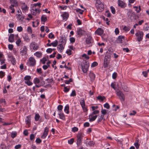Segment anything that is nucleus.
I'll list each match as a JSON object with an SVG mask.
<instances>
[{"instance_id":"f257e3e1","label":"nucleus","mask_w":149,"mask_h":149,"mask_svg":"<svg viewBox=\"0 0 149 149\" xmlns=\"http://www.w3.org/2000/svg\"><path fill=\"white\" fill-rule=\"evenodd\" d=\"M84 134L82 132H79L77 136V144L78 146H80L82 143V140Z\"/></svg>"},{"instance_id":"f03ea898","label":"nucleus","mask_w":149,"mask_h":149,"mask_svg":"<svg viewBox=\"0 0 149 149\" xmlns=\"http://www.w3.org/2000/svg\"><path fill=\"white\" fill-rule=\"evenodd\" d=\"M95 6L99 12H101L103 10L104 5L100 0H96Z\"/></svg>"},{"instance_id":"7ed1b4c3","label":"nucleus","mask_w":149,"mask_h":149,"mask_svg":"<svg viewBox=\"0 0 149 149\" xmlns=\"http://www.w3.org/2000/svg\"><path fill=\"white\" fill-rule=\"evenodd\" d=\"M127 17L131 20L133 21L135 19L136 15L135 13L131 10H130L127 13Z\"/></svg>"},{"instance_id":"20e7f679","label":"nucleus","mask_w":149,"mask_h":149,"mask_svg":"<svg viewBox=\"0 0 149 149\" xmlns=\"http://www.w3.org/2000/svg\"><path fill=\"white\" fill-rule=\"evenodd\" d=\"M89 63L88 62L85 61L81 64L82 70L83 72L86 73L88 70L89 67Z\"/></svg>"},{"instance_id":"39448f33","label":"nucleus","mask_w":149,"mask_h":149,"mask_svg":"<svg viewBox=\"0 0 149 149\" xmlns=\"http://www.w3.org/2000/svg\"><path fill=\"white\" fill-rule=\"evenodd\" d=\"M116 95L118 97L121 102L125 101V95L122 91H117Z\"/></svg>"},{"instance_id":"423d86ee","label":"nucleus","mask_w":149,"mask_h":149,"mask_svg":"<svg viewBox=\"0 0 149 149\" xmlns=\"http://www.w3.org/2000/svg\"><path fill=\"white\" fill-rule=\"evenodd\" d=\"M36 64V61L34 58L32 57L29 58L28 62V65L30 66H33Z\"/></svg>"},{"instance_id":"0eeeda50","label":"nucleus","mask_w":149,"mask_h":149,"mask_svg":"<svg viewBox=\"0 0 149 149\" xmlns=\"http://www.w3.org/2000/svg\"><path fill=\"white\" fill-rule=\"evenodd\" d=\"M31 78V76L29 75H26L24 77L25 83L28 86H31L33 84V83L30 81Z\"/></svg>"},{"instance_id":"6e6552de","label":"nucleus","mask_w":149,"mask_h":149,"mask_svg":"<svg viewBox=\"0 0 149 149\" xmlns=\"http://www.w3.org/2000/svg\"><path fill=\"white\" fill-rule=\"evenodd\" d=\"M20 54L22 55H25L27 53V49L25 46H24L20 49Z\"/></svg>"},{"instance_id":"1a4fd4ad","label":"nucleus","mask_w":149,"mask_h":149,"mask_svg":"<svg viewBox=\"0 0 149 149\" xmlns=\"http://www.w3.org/2000/svg\"><path fill=\"white\" fill-rule=\"evenodd\" d=\"M135 34L136 36L137 37V40L138 41L140 42L142 40L143 35L142 32L140 31L136 33Z\"/></svg>"},{"instance_id":"9d476101","label":"nucleus","mask_w":149,"mask_h":149,"mask_svg":"<svg viewBox=\"0 0 149 149\" xmlns=\"http://www.w3.org/2000/svg\"><path fill=\"white\" fill-rule=\"evenodd\" d=\"M31 11L33 12V14L36 15L37 13H40L41 10L38 8H36L35 6H32L31 8Z\"/></svg>"},{"instance_id":"9b49d317","label":"nucleus","mask_w":149,"mask_h":149,"mask_svg":"<svg viewBox=\"0 0 149 149\" xmlns=\"http://www.w3.org/2000/svg\"><path fill=\"white\" fill-rule=\"evenodd\" d=\"M110 61V57H108L107 56H105L104 62V68H106L108 66Z\"/></svg>"},{"instance_id":"f8f14e48","label":"nucleus","mask_w":149,"mask_h":149,"mask_svg":"<svg viewBox=\"0 0 149 149\" xmlns=\"http://www.w3.org/2000/svg\"><path fill=\"white\" fill-rule=\"evenodd\" d=\"M49 131V128L47 127H45V128L44 131L41 137L42 139H45L47 136Z\"/></svg>"},{"instance_id":"ddd939ff","label":"nucleus","mask_w":149,"mask_h":149,"mask_svg":"<svg viewBox=\"0 0 149 149\" xmlns=\"http://www.w3.org/2000/svg\"><path fill=\"white\" fill-rule=\"evenodd\" d=\"M97 117V115H95L91 113L89 115L88 119L90 122H91L94 121Z\"/></svg>"},{"instance_id":"4468645a","label":"nucleus","mask_w":149,"mask_h":149,"mask_svg":"<svg viewBox=\"0 0 149 149\" xmlns=\"http://www.w3.org/2000/svg\"><path fill=\"white\" fill-rule=\"evenodd\" d=\"M93 40L92 39V37L91 36L87 37L86 40V43L87 45H90L92 43Z\"/></svg>"},{"instance_id":"2eb2a0df","label":"nucleus","mask_w":149,"mask_h":149,"mask_svg":"<svg viewBox=\"0 0 149 149\" xmlns=\"http://www.w3.org/2000/svg\"><path fill=\"white\" fill-rule=\"evenodd\" d=\"M30 47L33 48L34 50H37L38 48V46L35 42H32L30 45Z\"/></svg>"},{"instance_id":"dca6fc26","label":"nucleus","mask_w":149,"mask_h":149,"mask_svg":"<svg viewBox=\"0 0 149 149\" xmlns=\"http://www.w3.org/2000/svg\"><path fill=\"white\" fill-rule=\"evenodd\" d=\"M124 36H120L116 39V42L117 43H122L123 39H124Z\"/></svg>"},{"instance_id":"f3484780","label":"nucleus","mask_w":149,"mask_h":149,"mask_svg":"<svg viewBox=\"0 0 149 149\" xmlns=\"http://www.w3.org/2000/svg\"><path fill=\"white\" fill-rule=\"evenodd\" d=\"M118 5L122 8H124L126 6V4L122 1L118 0Z\"/></svg>"},{"instance_id":"a211bd4d","label":"nucleus","mask_w":149,"mask_h":149,"mask_svg":"<svg viewBox=\"0 0 149 149\" xmlns=\"http://www.w3.org/2000/svg\"><path fill=\"white\" fill-rule=\"evenodd\" d=\"M31 115L27 116L26 118L25 122L26 124L29 126L31 124Z\"/></svg>"},{"instance_id":"6ab92c4d","label":"nucleus","mask_w":149,"mask_h":149,"mask_svg":"<svg viewBox=\"0 0 149 149\" xmlns=\"http://www.w3.org/2000/svg\"><path fill=\"white\" fill-rule=\"evenodd\" d=\"M77 33L79 36H81L85 33V31L81 29H79L77 31Z\"/></svg>"},{"instance_id":"aec40b11","label":"nucleus","mask_w":149,"mask_h":149,"mask_svg":"<svg viewBox=\"0 0 149 149\" xmlns=\"http://www.w3.org/2000/svg\"><path fill=\"white\" fill-rule=\"evenodd\" d=\"M95 32L97 34L101 35L103 33V31L100 28H98L96 31Z\"/></svg>"},{"instance_id":"412c9836","label":"nucleus","mask_w":149,"mask_h":149,"mask_svg":"<svg viewBox=\"0 0 149 149\" xmlns=\"http://www.w3.org/2000/svg\"><path fill=\"white\" fill-rule=\"evenodd\" d=\"M63 19L65 21L66 20L68 17V14L66 12H64L63 14L61 15Z\"/></svg>"},{"instance_id":"4be33fe9","label":"nucleus","mask_w":149,"mask_h":149,"mask_svg":"<svg viewBox=\"0 0 149 149\" xmlns=\"http://www.w3.org/2000/svg\"><path fill=\"white\" fill-rule=\"evenodd\" d=\"M89 76L91 81L94 80L95 78V75L93 72H90L89 74Z\"/></svg>"},{"instance_id":"5701e85b","label":"nucleus","mask_w":149,"mask_h":149,"mask_svg":"<svg viewBox=\"0 0 149 149\" xmlns=\"http://www.w3.org/2000/svg\"><path fill=\"white\" fill-rule=\"evenodd\" d=\"M85 144L87 146H92L94 145V143L93 141H86L85 142Z\"/></svg>"},{"instance_id":"b1692460","label":"nucleus","mask_w":149,"mask_h":149,"mask_svg":"<svg viewBox=\"0 0 149 149\" xmlns=\"http://www.w3.org/2000/svg\"><path fill=\"white\" fill-rule=\"evenodd\" d=\"M14 35L13 34H11L9 36L8 40L10 42H13L14 41Z\"/></svg>"},{"instance_id":"393cba45","label":"nucleus","mask_w":149,"mask_h":149,"mask_svg":"<svg viewBox=\"0 0 149 149\" xmlns=\"http://www.w3.org/2000/svg\"><path fill=\"white\" fill-rule=\"evenodd\" d=\"M58 115L59 116L60 118L63 120H65V117L64 113H61V112H59Z\"/></svg>"},{"instance_id":"a878e982","label":"nucleus","mask_w":149,"mask_h":149,"mask_svg":"<svg viewBox=\"0 0 149 149\" xmlns=\"http://www.w3.org/2000/svg\"><path fill=\"white\" fill-rule=\"evenodd\" d=\"M63 45V44H60L58 45L57 47V48L59 50V51L61 52H62L64 48Z\"/></svg>"},{"instance_id":"bb28decb","label":"nucleus","mask_w":149,"mask_h":149,"mask_svg":"<svg viewBox=\"0 0 149 149\" xmlns=\"http://www.w3.org/2000/svg\"><path fill=\"white\" fill-rule=\"evenodd\" d=\"M60 41L61 43V44L65 45L66 42V39L63 37H61L60 40Z\"/></svg>"},{"instance_id":"cd10ccee","label":"nucleus","mask_w":149,"mask_h":149,"mask_svg":"<svg viewBox=\"0 0 149 149\" xmlns=\"http://www.w3.org/2000/svg\"><path fill=\"white\" fill-rule=\"evenodd\" d=\"M102 120H103L104 121L105 120V119L104 118V115H101L100 116L98 117L97 120V122L98 123L100 122Z\"/></svg>"},{"instance_id":"c85d7f7f","label":"nucleus","mask_w":149,"mask_h":149,"mask_svg":"<svg viewBox=\"0 0 149 149\" xmlns=\"http://www.w3.org/2000/svg\"><path fill=\"white\" fill-rule=\"evenodd\" d=\"M35 119L36 121H38L39 120H40V116L39 114L38 113H36L35 114Z\"/></svg>"},{"instance_id":"c756f323","label":"nucleus","mask_w":149,"mask_h":149,"mask_svg":"<svg viewBox=\"0 0 149 149\" xmlns=\"http://www.w3.org/2000/svg\"><path fill=\"white\" fill-rule=\"evenodd\" d=\"M139 140H136L134 144V146H135L136 149H138L139 148L140 144H139Z\"/></svg>"},{"instance_id":"7c9ffc66","label":"nucleus","mask_w":149,"mask_h":149,"mask_svg":"<svg viewBox=\"0 0 149 149\" xmlns=\"http://www.w3.org/2000/svg\"><path fill=\"white\" fill-rule=\"evenodd\" d=\"M69 106L68 104L65 107L64 111L67 114H68L69 113Z\"/></svg>"},{"instance_id":"2f4dec72","label":"nucleus","mask_w":149,"mask_h":149,"mask_svg":"<svg viewBox=\"0 0 149 149\" xmlns=\"http://www.w3.org/2000/svg\"><path fill=\"white\" fill-rule=\"evenodd\" d=\"M122 87L124 91L127 92H128L129 91V89L128 88L126 85H123L122 86Z\"/></svg>"},{"instance_id":"473e14b6","label":"nucleus","mask_w":149,"mask_h":149,"mask_svg":"<svg viewBox=\"0 0 149 149\" xmlns=\"http://www.w3.org/2000/svg\"><path fill=\"white\" fill-rule=\"evenodd\" d=\"M21 8L22 10L25 11L28 10V8L27 6L24 3L22 6Z\"/></svg>"},{"instance_id":"72a5a7b5","label":"nucleus","mask_w":149,"mask_h":149,"mask_svg":"<svg viewBox=\"0 0 149 149\" xmlns=\"http://www.w3.org/2000/svg\"><path fill=\"white\" fill-rule=\"evenodd\" d=\"M47 20V17L45 15H43L41 17V21L42 22H45Z\"/></svg>"},{"instance_id":"f704fd0d","label":"nucleus","mask_w":149,"mask_h":149,"mask_svg":"<svg viewBox=\"0 0 149 149\" xmlns=\"http://www.w3.org/2000/svg\"><path fill=\"white\" fill-rule=\"evenodd\" d=\"M133 7L134 8H135V10L137 13L140 12V11L141 10L140 6H139V8L137 6H134Z\"/></svg>"},{"instance_id":"c9c22d12","label":"nucleus","mask_w":149,"mask_h":149,"mask_svg":"<svg viewBox=\"0 0 149 149\" xmlns=\"http://www.w3.org/2000/svg\"><path fill=\"white\" fill-rule=\"evenodd\" d=\"M97 98L98 100H100L101 101H103L105 99V97L104 96H102L100 95L98 96Z\"/></svg>"},{"instance_id":"e433bc0d","label":"nucleus","mask_w":149,"mask_h":149,"mask_svg":"<svg viewBox=\"0 0 149 149\" xmlns=\"http://www.w3.org/2000/svg\"><path fill=\"white\" fill-rule=\"evenodd\" d=\"M21 14H22L21 12V14H18L17 17V19L18 20L22 21L23 20L24 18L21 16Z\"/></svg>"},{"instance_id":"4c0bfd02","label":"nucleus","mask_w":149,"mask_h":149,"mask_svg":"<svg viewBox=\"0 0 149 149\" xmlns=\"http://www.w3.org/2000/svg\"><path fill=\"white\" fill-rule=\"evenodd\" d=\"M40 82V79L38 78H35L33 82L35 84L39 83Z\"/></svg>"},{"instance_id":"58836bf2","label":"nucleus","mask_w":149,"mask_h":149,"mask_svg":"<svg viewBox=\"0 0 149 149\" xmlns=\"http://www.w3.org/2000/svg\"><path fill=\"white\" fill-rule=\"evenodd\" d=\"M52 46L54 47H56L58 44V42L57 40H55L54 41L52 42Z\"/></svg>"},{"instance_id":"ea45409f","label":"nucleus","mask_w":149,"mask_h":149,"mask_svg":"<svg viewBox=\"0 0 149 149\" xmlns=\"http://www.w3.org/2000/svg\"><path fill=\"white\" fill-rule=\"evenodd\" d=\"M35 56H36L38 57H40L42 55V54L41 53L39 52H36L34 54Z\"/></svg>"},{"instance_id":"a19ab883","label":"nucleus","mask_w":149,"mask_h":149,"mask_svg":"<svg viewBox=\"0 0 149 149\" xmlns=\"http://www.w3.org/2000/svg\"><path fill=\"white\" fill-rule=\"evenodd\" d=\"M80 104L81 107L85 105L84 99H82L80 102Z\"/></svg>"},{"instance_id":"79ce46f5","label":"nucleus","mask_w":149,"mask_h":149,"mask_svg":"<svg viewBox=\"0 0 149 149\" xmlns=\"http://www.w3.org/2000/svg\"><path fill=\"white\" fill-rule=\"evenodd\" d=\"M107 111L105 109H102L101 111V113L102 114V115H103L104 116V115H106L107 113Z\"/></svg>"},{"instance_id":"37998d69","label":"nucleus","mask_w":149,"mask_h":149,"mask_svg":"<svg viewBox=\"0 0 149 149\" xmlns=\"http://www.w3.org/2000/svg\"><path fill=\"white\" fill-rule=\"evenodd\" d=\"M110 9L112 13L113 14H115L116 13V10L115 8L112 6L110 7Z\"/></svg>"},{"instance_id":"c03bdc74","label":"nucleus","mask_w":149,"mask_h":149,"mask_svg":"<svg viewBox=\"0 0 149 149\" xmlns=\"http://www.w3.org/2000/svg\"><path fill=\"white\" fill-rule=\"evenodd\" d=\"M63 107V106L61 105H59L57 107V109L59 111V112H61V111L62 110Z\"/></svg>"},{"instance_id":"a18cd8bd","label":"nucleus","mask_w":149,"mask_h":149,"mask_svg":"<svg viewBox=\"0 0 149 149\" xmlns=\"http://www.w3.org/2000/svg\"><path fill=\"white\" fill-rule=\"evenodd\" d=\"M16 135L17 132H12L11 133V136L13 138H14L15 137Z\"/></svg>"},{"instance_id":"49530a36","label":"nucleus","mask_w":149,"mask_h":149,"mask_svg":"<svg viewBox=\"0 0 149 149\" xmlns=\"http://www.w3.org/2000/svg\"><path fill=\"white\" fill-rule=\"evenodd\" d=\"M47 61V59L46 57H43L42 59L40 60V61L43 64L45 63L46 61Z\"/></svg>"},{"instance_id":"de8ad7c7","label":"nucleus","mask_w":149,"mask_h":149,"mask_svg":"<svg viewBox=\"0 0 149 149\" xmlns=\"http://www.w3.org/2000/svg\"><path fill=\"white\" fill-rule=\"evenodd\" d=\"M130 29V27L129 26H124L123 30L125 31H128Z\"/></svg>"},{"instance_id":"09e8293b","label":"nucleus","mask_w":149,"mask_h":149,"mask_svg":"<svg viewBox=\"0 0 149 149\" xmlns=\"http://www.w3.org/2000/svg\"><path fill=\"white\" fill-rule=\"evenodd\" d=\"M41 3H38L33 4V6H35V8L37 6H38L39 7H41Z\"/></svg>"},{"instance_id":"8fccbe9b","label":"nucleus","mask_w":149,"mask_h":149,"mask_svg":"<svg viewBox=\"0 0 149 149\" xmlns=\"http://www.w3.org/2000/svg\"><path fill=\"white\" fill-rule=\"evenodd\" d=\"M76 11L77 12H79L81 14H82L84 12V10H82L80 9H77L76 10Z\"/></svg>"},{"instance_id":"3c124183","label":"nucleus","mask_w":149,"mask_h":149,"mask_svg":"<svg viewBox=\"0 0 149 149\" xmlns=\"http://www.w3.org/2000/svg\"><path fill=\"white\" fill-rule=\"evenodd\" d=\"M74 141V139L72 138L70 140H68V142L69 144H72L73 143Z\"/></svg>"},{"instance_id":"603ef678","label":"nucleus","mask_w":149,"mask_h":149,"mask_svg":"<svg viewBox=\"0 0 149 149\" xmlns=\"http://www.w3.org/2000/svg\"><path fill=\"white\" fill-rule=\"evenodd\" d=\"M5 75V73L2 71H0V77L1 78H2Z\"/></svg>"},{"instance_id":"864d4df0","label":"nucleus","mask_w":149,"mask_h":149,"mask_svg":"<svg viewBox=\"0 0 149 149\" xmlns=\"http://www.w3.org/2000/svg\"><path fill=\"white\" fill-rule=\"evenodd\" d=\"M48 38L50 39L53 38H54V34L52 33H50L48 35Z\"/></svg>"},{"instance_id":"5fc2aeb1","label":"nucleus","mask_w":149,"mask_h":149,"mask_svg":"<svg viewBox=\"0 0 149 149\" xmlns=\"http://www.w3.org/2000/svg\"><path fill=\"white\" fill-rule=\"evenodd\" d=\"M98 65V63L96 62H94L92 63L91 67H94L97 66Z\"/></svg>"},{"instance_id":"6e6d98bb","label":"nucleus","mask_w":149,"mask_h":149,"mask_svg":"<svg viewBox=\"0 0 149 149\" xmlns=\"http://www.w3.org/2000/svg\"><path fill=\"white\" fill-rule=\"evenodd\" d=\"M76 95V92L75 90H73L70 95L71 96H74Z\"/></svg>"},{"instance_id":"4d7b16f0","label":"nucleus","mask_w":149,"mask_h":149,"mask_svg":"<svg viewBox=\"0 0 149 149\" xmlns=\"http://www.w3.org/2000/svg\"><path fill=\"white\" fill-rule=\"evenodd\" d=\"M70 40L71 43H73L75 41V39L73 37H71L70 38Z\"/></svg>"},{"instance_id":"13d9d810","label":"nucleus","mask_w":149,"mask_h":149,"mask_svg":"<svg viewBox=\"0 0 149 149\" xmlns=\"http://www.w3.org/2000/svg\"><path fill=\"white\" fill-rule=\"evenodd\" d=\"M11 61L13 65H15L16 62L15 58L13 57H12Z\"/></svg>"},{"instance_id":"bf43d9fd","label":"nucleus","mask_w":149,"mask_h":149,"mask_svg":"<svg viewBox=\"0 0 149 149\" xmlns=\"http://www.w3.org/2000/svg\"><path fill=\"white\" fill-rule=\"evenodd\" d=\"M78 129L76 127H74L72 129V131L73 132H75L78 131Z\"/></svg>"},{"instance_id":"052dcab7","label":"nucleus","mask_w":149,"mask_h":149,"mask_svg":"<svg viewBox=\"0 0 149 149\" xmlns=\"http://www.w3.org/2000/svg\"><path fill=\"white\" fill-rule=\"evenodd\" d=\"M104 107L108 109L109 108L110 106L108 103H107L104 105Z\"/></svg>"},{"instance_id":"680f3d73","label":"nucleus","mask_w":149,"mask_h":149,"mask_svg":"<svg viewBox=\"0 0 149 149\" xmlns=\"http://www.w3.org/2000/svg\"><path fill=\"white\" fill-rule=\"evenodd\" d=\"M21 42V40L20 39H18L16 42V44L18 46H19V44Z\"/></svg>"},{"instance_id":"e2e57ef3","label":"nucleus","mask_w":149,"mask_h":149,"mask_svg":"<svg viewBox=\"0 0 149 149\" xmlns=\"http://www.w3.org/2000/svg\"><path fill=\"white\" fill-rule=\"evenodd\" d=\"M72 80L71 79H70L69 80H66L65 83L66 84H69L70 82H72Z\"/></svg>"},{"instance_id":"0e129e2a","label":"nucleus","mask_w":149,"mask_h":149,"mask_svg":"<svg viewBox=\"0 0 149 149\" xmlns=\"http://www.w3.org/2000/svg\"><path fill=\"white\" fill-rule=\"evenodd\" d=\"M91 113L92 114L95 115L99 113V110H94Z\"/></svg>"},{"instance_id":"69168bd1","label":"nucleus","mask_w":149,"mask_h":149,"mask_svg":"<svg viewBox=\"0 0 149 149\" xmlns=\"http://www.w3.org/2000/svg\"><path fill=\"white\" fill-rule=\"evenodd\" d=\"M35 137V135L34 134H31L30 135V140H33Z\"/></svg>"},{"instance_id":"338daca9","label":"nucleus","mask_w":149,"mask_h":149,"mask_svg":"<svg viewBox=\"0 0 149 149\" xmlns=\"http://www.w3.org/2000/svg\"><path fill=\"white\" fill-rule=\"evenodd\" d=\"M23 28L21 26L18 27L17 28V31L19 32H21L22 31Z\"/></svg>"},{"instance_id":"774afa93","label":"nucleus","mask_w":149,"mask_h":149,"mask_svg":"<svg viewBox=\"0 0 149 149\" xmlns=\"http://www.w3.org/2000/svg\"><path fill=\"white\" fill-rule=\"evenodd\" d=\"M52 50H53L52 49L49 48H48V49H47L46 52L47 53H50L52 52Z\"/></svg>"}]
</instances>
